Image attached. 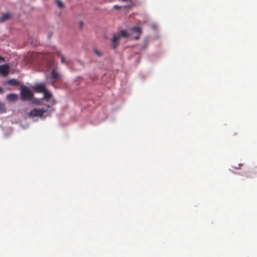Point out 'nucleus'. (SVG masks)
<instances>
[{
    "instance_id": "1",
    "label": "nucleus",
    "mask_w": 257,
    "mask_h": 257,
    "mask_svg": "<svg viewBox=\"0 0 257 257\" xmlns=\"http://www.w3.org/2000/svg\"><path fill=\"white\" fill-rule=\"evenodd\" d=\"M129 36V34L125 30L121 31L117 35H113L111 39V46L113 49H115L119 44L118 40L121 37L127 38Z\"/></svg>"
},
{
    "instance_id": "2",
    "label": "nucleus",
    "mask_w": 257,
    "mask_h": 257,
    "mask_svg": "<svg viewBox=\"0 0 257 257\" xmlns=\"http://www.w3.org/2000/svg\"><path fill=\"white\" fill-rule=\"evenodd\" d=\"M49 67L52 68V71L50 72L51 78L54 80L59 79L61 78V75L56 71L57 68L56 64L53 61H51L49 65Z\"/></svg>"
},
{
    "instance_id": "3",
    "label": "nucleus",
    "mask_w": 257,
    "mask_h": 257,
    "mask_svg": "<svg viewBox=\"0 0 257 257\" xmlns=\"http://www.w3.org/2000/svg\"><path fill=\"white\" fill-rule=\"evenodd\" d=\"M21 96L23 100H30L33 94L27 87H24L21 91Z\"/></svg>"
},
{
    "instance_id": "4",
    "label": "nucleus",
    "mask_w": 257,
    "mask_h": 257,
    "mask_svg": "<svg viewBox=\"0 0 257 257\" xmlns=\"http://www.w3.org/2000/svg\"><path fill=\"white\" fill-rule=\"evenodd\" d=\"M45 112L46 110L44 108H34L30 111L29 114L30 116H42Z\"/></svg>"
},
{
    "instance_id": "5",
    "label": "nucleus",
    "mask_w": 257,
    "mask_h": 257,
    "mask_svg": "<svg viewBox=\"0 0 257 257\" xmlns=\"http://www.w3.org/2000/svg\"><path fill=\"white\" fill-rule=\"evenodd\" d=\"M33 89L37 92H44L46 91V88L45 84L44 83H38L35 84L32 87Z\"/></svg>"
},
{
    "instance_id": "6",
    "label": "nucleus",
    "mask_w": 257,
    "mask_h": 257,
    "mask_svg": "<svg viewBox=\"0 0 257 257\" xmlns=\"http://www.w3.org/2000/svg\"><path fill=\"white\" fill-rule=\"evenodd\" d=\"M9 73V67L7 65L0 66V74L3 76H7Z\"/></svg>"
},
{
    "instance_id": "7",
    "label": "nucleus",
    "mask_w": 257,
    "mask_h": 257,
    "mask_svg": "<svg viewBox=\"0 0 257 257\" xmlns=\"http://www.w3.org/2000/svg\"><path fill=\"white\" fill-rule=\"evenodd\" d=\"M12 18V14L9 13H4L0 18V23H4L8 21Z\"/></svg>"
},
{
    "instance_id": "8",
    "label": "nucleus",
    "mask_w": 257,
    "mask_h": 257,
    "mask_svg": "<svg viewBox=\"0 0 257 257\" xmlns=\"http://www.w3.org/2000/svg\"><path fill=\"white\" fill-rule=\"evenodd\" d=\"M7 98L11 101H15L18 99V95L16 94H9L7 95Z\"/></svg>"
},
{
    "instance_id": "9",
    "label": "nucleus",
    "mask_w": 257,
    "mask_h": 257,
    "mask_svg": "<svg viewBox=\"0 0 257 257\" xmlns=\"http://www.w3.org/2000/svg\"><path fill=\"white\" fill-rule=\"evenodd\" d=\"M7 83L12 86H17L19 85V82L17 79H12L8 80Z\"/></svg>"
},
{
    "instance_id": "10",
    "label": "nucleus",
    "mask_w": 257,
    "mask_h": 257,
    "mask_svg": "<svg viewBox=\"0 0 257 257\" xmlns=\"http://www.w3.org/2000/svg\"><path fill=\"white\" fill-rule=\"evenodd\" d=\"M43 93L44 99H46L47 101H49L51 99L52 94L51 93L48 92L47 90H46V91H44Z\"/></svg>"
},
{
    "instance_id": "11",
    "label": "nucleus",
    "mask_w": 257,
    "mask_h": 257,
    "mask_svg": "<svg viewBox=\"0 0 257 257\" xmlns=\"http://www.w3.org/2000/svg\"><path fill=\"white\" fill-rule=\"evenodd\" d=\"M132 30L139 35H141L142 33V30L140 27H134L132 28Z\"/></svg>"
},
{
    "instance_id": "12",
    "label": "nucleus",
    "mask_w": 257,
    "mask_h": 257,
    "mask_svg": "<svg viewBox=\"0 0 257 257\" xmlns=\"http://www.w3.org/2000/svg\"><path fill=\"white\" fill-rule=\"evenodd\" d=\"M6 112L5 106L4 104L0 103V113Z\"/></svg>"
},
{
    "instance_id": "13",
    "label": "nucleus",
    "mask_w": 257,
    "mask_h": 257,
    "mask_svg": "<svg viewBox=\"0 0 257 257\" xmlns=\"http://www.w3.org/2000/svg\"><path fill=\"white\" fill-rule=\"evenodd\" d=\"M55 104V101L54 100V99H52L51 102H50V104H47V107L48 108H50L53 105H54Z\"/></svg>"
},
{
    "instance_id": "14",
    "label": "nucleus",
    "mask_w": 257,
    "mask_h": 257,
    "mask_svg": "<svg viewBox=\"0 0 257 257\" xmlns=\"http://www.w3.org/2000/svg\"><path fill=\"white\" fill-rule=\"evenodd\" d=\"M57 6L59 8H63L64 7V4L62 2H60V1L59 0H57Z\"/></svg>"
},
{
    "instance_id": "15",
    "label": "nucleus",
    "mask_w": 257,
    "mask_h": 257,
    "mask_svg": "<svg viewBox=\"0 0 257 257\" xmlns=\"http://www.w3.org/2000/svg\"><path fill=\"white\" fill-rule=\"evenodd\" d=\"M94 52L95 54H96L98 56H101L102 55V54L100 51H99L98 50H97L96 49L94 50Z\"/></svg>"
},
{
    "instance_id": "16",
    "label": "nucleus",
    "mask_w": 257,
    "mask_h": 257,
    "mask_svg": "<svg viewBox=\"0 0 257 257\" xmlns=\"http://www.w3.org/2000/svg\"><path fill=\"white\" fill-rule=\"evenodd\" d=\"M61 62L63 64H65L66 63V62H65V59L63 57V56H61Z\"/></svg>"
},
{
    "instance_id": "17",
    "label": "nucleus",
    "mask_w": 257,
    "mask_h": 257,
    "mask_svg": "<svg viewBox=\"0 0 257 257\" xmlns=\"http://www.w3.org/2000/svg\"><path fill=\"white\" fill-rule=\"evenodd\" d=\"M120 8H121V7H119V6H118L117 5H115V6H113V8L115 9H117V10L119 9Z\"/></svg>"
},
{
    "instance_id": "18",
    "label": "nucleus",
    "mask_w": 257,
    "mask_h": 257,
    "mask_svg": "<svg viewBox=\"0 0 257 257\" xmlns=\"http://www.w3.org/2000/svg\"><path fill=\"white\" fill-rule=\"evenodd\" d=\"M0 61L4 62L5 61V59L4 57H2V56H0Z\"/></svg>"
},
{
    "instance_id": "19",
    "label": "nucleus",
    "mask_w": 257,
    "mask_h": 257,
    "mask_svg": "<svg viewBox=\"0 0 257 257\" xmlns=\"http://www.w3.org/2000/svg\"><path fill=\"white\" fill-rule=\"evenodd\" d=\"M79 25H80V28H81L83 26V22H79Z\"/></svg>"
},
{
    "instance_id": "20",
    "label": "nucleus",
    "mask_w": 257,
    "mask_h": 257,
    "mask_svg": "<svg viewBox=\"0 0 257 257\" xmlns=\"http://www.w3.org/2000/svg\"><path fill=\"white\" fill-rule=\"evenodd\" d=\"M3 92V89L0 87V93H2Z\"/></svg>"
},
{
    "instance_id": "21",
    "label": "nucleus",
    "mask_w": 257,
    "mask_h": 257,
    "mask_svg": "<svg viewBox=\"0 0 257 257\" xmlns=\"http://www.w3.org/2000/svg\"><path fill=\"white\" fill-rule=\"evenodd\" d=\"M139 37H140L139 36H136V37H135V39L136 40H138L139 39Z\"/></svg>"
},
{
    "instance_id": "22",
    "label": "nucleus",
    "mask_w": 257,
    "mask_h": 257,
    "mask_svg": "<svg viewBox=\"0 0 257 257\" xmlns=\"http://www.w3.org/2000/svg\"><path fill=\"white\" fill-rule=\"evenodd\" d=\"M235 169H240V167H235Z\"/></svg>"
},
{
    "instance_id": "23",
    "label": "nucleus",
    "mask_w": 257,
    "mask_h": 257,
    "mask_svg": "<svg viewBox=\"0 0 257 257\" xmlns=\"http://www.w3.org/2000/svg\"><path fill=\"white\" fill-rule=\"evenodd\" d=\"M246 177H251V175H247Z\"/></svg>"
},
{
    "instance_id": "24",
    "label": "nucleus",
    "mask_w": 257,
    "mask_h": 257,
    "mask_svg": "<svg viewBox=\"0 0 257 257\" xmlns=\"http://www.w3.org/2000/svg\"><path fill=\"white\" fill-rule=\"evenodd\" d=\"M238 166H242V165L241 164H239Z\"/></svg>"
}]
</instances>
